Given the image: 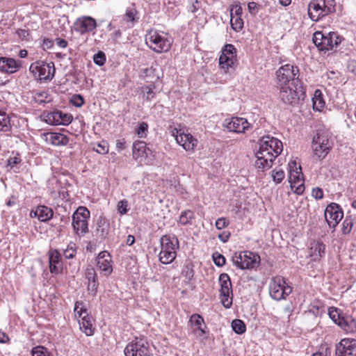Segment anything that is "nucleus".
<instances>
[{"label":"nucleus","mask_w":356,"mask_h":356,"mask_svg":"<svg viewBox=\"0 0 356 356\" xmlns=\"http://www.w3.org/2000/svg\"><path fill=\"white\" fill-rule=\"evenodd\" d=\"M29 70L40 80H51L54 76L55 67L52 62L38 61L32 63Z\"/></svg>","instance_id":"12"},{"label":"nucleus","mask_w":356,"mask_h":356,"mask_svg":"<svg viewBox=\"0 0 356 356\" xmlns=\"http://www.w3.org/2000/svg\"><path fill=\"white\" fill-rule=\"evenodd\" d=\"M201 7V2L198 0H191V6L189 7V10L192 13H195Z\"/></svg>","instance_id":"63"},{"label":"nucleus","mask_w":356,"mask_h":356,"mask_svg":"<svg viewBox=\"0 0 356 356\" xmlns=\"http://www.w3.org/2000/svg\"><path fill=\"white\" fill-rule=\"evenodd\" d=\"M86 278L88 280V282L97 281V274L94 268H87L86 272Z\"/></svg>","instance_id":"55"},{"label":"nucleus","mask_w":356,"mask_h":356,"mask_svg":"<svg viewBox=\"0 0 356 356\" xmlns=\"http://www.w3.org/2000/svg\"><path fill=\"white\" fill-rule=\"evenodd\" d=\"M219 283L221 303L229 309L232 305V287L229 276L227 273H222L219 277Z\"/></svg>","instance_id":"13"},{"label":"nucleus","mask_w":356,"mask_h":356,"mask_svg":"<svg viewBox=\"0 0 356 356\" xmlns=\"http://www.w3.org/2000/svg\"><path fill=\"white\" fill-rule=\"evenodd\" d=\"M110 230V223L104 216H100L97 220V234L104 238L108 234Z\"/></svg>","instance_id":"28"},{"label":"nucleus","mask_w":356,"mask_h":356,"mask_svg":"<svg viewBox=\"0 0 356 356\" xmlns=\"http://www.w3.org/2000/svg\"><path fill=\"white\" fill-rule=\"evenodd\" d=\"M325 250V245L319 241L314 242L312 243L309 256L312 257L314 261L319 260L324 254Z\"/></svg>","instance_id":"29"},{"label":"nucleus","mask_w":356,"mask_h":356,"mask_svg":"<svg viewBox=\"0 0 356 356\" xmlns=\"http://www.w3.org/2000/svg\"><path fill=\"white\" fill-rule=\"evenodd\" d=\"M230 24L232 29L236 31H241L243 27V21L240 16H230Z\"/></svg>","instance_id":"39"},{"label":"nucleus","mask_w":356,"mask_h":356,"mask_svg":"<svg viewBox=\"0 0 356 356\" xmlns=\"http://www.w3.org/2000/svg\"><path fill=\"white\" fill-rule=\"evenodd\" d=\"M110 261V255L107 252L103 251L98 254L97 258V266L106 274H110L112 272V266Z\"/></svg>","instance_id":"24"},{"label":"nucleus","mask_w":356,"mask_h":356,"mask_svg":"<svg viewBox=\"0 0 356 356\" xmlns=\"http://www.w3.org/2000/svg\"><path fill=\"white\" fill-rule=\"evenodd\" d=\"M232 261L239 269H252L259 265L260 257L252 252L245 251L238 254L234 253Z\"/></svg>","instance_id":"7"},{"label":"nucleus","mask_w":356,"mask_h":356,"mask_svg":"<svg viewBox=\"0 0 356 356\" xmlns=\"http://www.w3.org/2000/svg\"><path fill=\"white\" fill-rule=\"evenodd\" d=\"M96 26L95 19L91 17H79L75 22L76 31L81 33L90 32L96 28Z\"/></svg>","instance_id":"20"},{"label":"nucleus","mask_w":356,"mask_h":356,"mask_svg":"<svg viewBox=\"0 0 356 356\" xmlns=\"http://www.w3.org/2000/svg\"><path fill=\"white\" fill-rule=\"evenodd\" d=\"M272 178L276 184L280 183L284 178V172L281 169L275 168L272 171Z\"/></svg>","instance_id":"46"},{"label":"nucleus","mask_w":356,"mask_h":356,"mask_svg":"<svg viewBox=\"0 0 356 356\" xmlns=\"http://www.w3.org/2000/svg\"><path fill=\"white\" fill-rule=\"evenodd\" d=\"M93 149L99 154H105L108 152V145L107 143L102 142L101 143H98L96 147H94Z\"/></svg>","instance_id":"53"},{"label":"nucleus","mask_w":356,"mask_h":356,"mask_svg":"<svg viewBox=\"0 0 356 356\" xmlns=\"http://www.w3.org/2000/svg\"><path fill=\"white\" fill-rule=\"evenodd\" d=\"M71 104L76 107H81L84 104L83 98L80 95H74L70 99Z\"/></svg>","instance_id":"49"},{"label":"nucleus","mask_w":356,"mask_h":356,"mask_svg":"<svg viewBox=\"0 0 356 356\" xmlns=\"http://www.w3.org/2000/svg\"><path fill=\"white\" fill-rule=\"evenodd\" d=\"M148 130V125L146 122H141L136 129V133L139 138L146 136Z\"/></svg>","instance_id":"51"},{"label":"nucleus","mask_w":356,"mask_h":356,"mask_svg":"<svg viewBox=\"0 0 356 356\" xmlns=\"http://www.w3.org/2000/svg\"><path fill=\"white\" fill-rule=\"evenodd\" d=\"M337 325L348 333L356 332V320L351 316H342Z\"/></svg>","instance_id":"30"},{"label":"nucleus","mask_w":356,"mask_h":356,"mask_svg":"<svg viewBox=\"0 0 356 356\" xmlns=\"http://www.w3.org/2000/svg\"><path fill=\"white\" fill-rule=\"evenodd\" d=\"M20 65L12 58H0V71L8 74H13L18 70Z\"/></svg>","instance_id":"22"},{"label":"nucleus","mask_w":356,"mask_h":356,"mask_svg":"<svg viewBox=\"0 0 356 356\" xmlns=\"http://www.w3.org/2000/svg\"><path fill=\"white\" fill-rule=\"evenodd\" d=\"M142 91L144 93H146V99L151 100L155 96V92L153 90V88L149 86L142 87Z\"/></svg>","instance_id":"58"},{"label":"nucleus","mask_w":356,"mask_h":356,"mask_svg":"<svg viewBox=\"0 0 356 356\" xmlns=\"http://www.w3.org/2000/svg\"><path fill=\"white\" fill-rule=\"evenodd\" d=\"M335 356H356V340L343 339L336 346Z\"/></svg>","instance_id":"17"},{"label":"nucleus","mask_w":356,"mask_h":356,"mask_svg":"<svg viewBox=\"0 0 356 356\" xmlns=\"http://www.w3.org/2000/svg\"><path fill=\"white\" fill-rule=\"evenodd\" d=\"M236 60L232 57L226 56L221 54L219 58V65L225 70V72L229 71V67H232L235 63Z\"/></svg>","instance_id":"33"},{"label":"nucleus","mask_w":356,"mask_h":356,"mask_svg":"<svg viewBox=\"0 0 356 356\" xmlns=\"http://www.w3.org/2000/svg\"><path fill=\"white\" fill-rule=\"evenodd\" d=\"M16 33L22 40H27L29 35V31L24 29H17Z\"/></svg>","instance_id":"64"},{"label":"nucleus","mask_w":356,"mask_h":356,"mask_svg":"<svg viewBox=\"0 0 356 356\" xmlns=\"http://www.w3.org/2000/svg\"><path fill=\"white\" fill-rule=\"evenodd\" d=\"M48 254L49 270L51 273L58 274L61 268L60 254L56 250H50Z\"/></svg>","instance_id":"23"},{"label":"nucleus","mask_w":356,"mask_h":356,"mask_svg":"<svg viewBox=\"0 0 356 356\" xmlns=\"http://www.w3.org/2000/svg\"><path fill=\"white\" fill-rule=\"evenodd\" d=\"M329 316L337 324L340 319H342V317L340 316L339 310L337 308H330L329 309Z\"/></svg>","instance_id":"54"},{"label":"nucleus","mask_w":356,"mask_h":356,"mask_svg":"<svg viewBox=\"0 0 356 356\" xmlns=\"http://www.w3.org/2000/svg\"><path fill=\"white\" fill-rule=\"evenodd\" d=\"M312 195L316 200H321L323 197V191L321 188L316 187L313 188Z\"/></svg>","instance_id":"62"},{"label":"nucleus","mask_w":356,"mask_h":356,"mask_svg":"<svg viewBox=\"0 0 356 356\" xmlns=\"http://www.w3.org/2000/svg\"><path fill=\"white\" fill-rule=\"evenodd\" d=\"M63 112L56 111L50 112L45 115V122L49 124L57 125L61 124Z\"/></svg>","instance_id":"32"},{"label":"nucleus","mask_w":356,"mask_h":356,"mask_svg":"<svg viewBox=\"0 0 356 356\" xmlns=\"http://www.w3.org/2000/svg\"><path fill=\"white\" fill-rule=\"evenodd\" d=\"M74 315L76 318L81 317L88 314V311L81 301H76L74 305Z\"/></svg>","instance_id":"40"},{"label":"nucleus","mask_w":356,"mask_h":356,"mask_svg":"<svg viewBox=\"0 0 356 356\" xmlns=\"http://www.w3.org/2000/svg\"><path fill=\"white\" fill-rule=\"evenodd\" d=\"M213 262L214 264L217 266H223L225 264V258L223 255H222L221 254L218 253V252H215L213 254Z\"/></svg>","instance_id":"48"},{"label":"nucleus","mask_w":356,"mask_h":356,"mask_svg":"<svg viewBox=\"0 0 356 356\" xmlns=\"http://www.w3.org/2000/svg\"><path fill=\"white\" fill-rule=\"evenodd\" d=\"M44 136L47 143L56 146L65 145L69 141L65 135L60 133H47Z\"/></svg>","instance_id":"26"},{"label":"nucleus","mask_w":356,"mask_h":356,"mask_svg":"<svg viewBox=\"0 0 356 356\" xmlns=\"http://www.w3.org/2000/svg\"><path fill=\"white\" fill-rule=\"evenodd\" d=\"M243 10L239 4L232 5L230 8V16L241 17Z\"/></svg>","instance_id":"56"},{"label":"nucleus","mask_w":356,"mask_h":356,"mask_svg":"<svg viewBox=\"0 0 356 356\" xmlns=\"http://www.w3.org/2000/svg\"><path fill=\"white\" fill-rule=\"evenodd\" d=\"M159 260L165 264H171L176 258L179 241L175 235H164L161 238Z\"/></svg>","instance_id":"1"},{"label":"nucleus","mask_w":356,"mask_h":356,"mask_svg":"<svg viewBox=\"0 0 356 356\" xmlns=\"http://www.w3.org/2000/svg\"><path fill=\"white\" fill-rule=\"evenodd\" d=\"M226 127L230 131L240 134L245 133L248 131L250 127V124L245 118H232V120L227 122Z\"/></svg>","instance_id":"19"},{"label":"nucleus","mask_w":356,"mask_h":356,"mask_svg":"<svg viewBox=\"0 0 356 356\" xmlns=\"http://www.w3.org/2000/svg\"><path fill=\"white\" fill-rule=\"evenodd\" d=\"M354 224V220L351 217H346L343 223H342V232L344 234H350L353 226Z\"/></svg>","instance_id":"43"},{"label":"nucleus","mask_w":356,"mask_h":356,"mask_svg":"<svg viewBox=\"0 0 356 356\" xmlns=\"http://www.w3.org/2000/svg\"><path fill=\"white\" fill-rule=\"evenodd\" d=\"M312 101L313 108L316 111H321L325 106V102L319 90L315 91L314 97L312 99Z\"/></svg>","instance_id":"36"},{"label":"nucleus","mask_w":356,"mask_h":356,"mask_svg":"<svg viewBox=\"0 0 356 356\" xmlns=\"http://www.w3.org/2000/svg\"><path fill=\"white\" fill-rule=\"evenodd\" d=\"M181 275L183 277H184L186 280V282H190L194 276V270L193 268V266L191 264H186L184 266L182 270H181Z\"/></svg>","instance_id":"41"},{"label":"nucleus","mask_w":356,"mask_h":356,"mask_svg":"<svg viewBox=\"0 0 356 356\" xmlns=\"http://www.w3.org/2000/svg\"><path fill=\"white\" fill-rule=\"evenodd\" d=\"M189 322L195 327L196 330H198L201 334L205 333L204 329L202 327V324H204V319L200 315L197 314H193L190 318Z\"/></svg>","instance_id":"34"},{"label":"nucleus","mask_w":356,"mask_h":356,"mask_svg":"<svg viewBox=\"0 0 356 356\" xmlns=\"http://www.w3.org/2000/svg\"><path fill=\"white\" fill-rule=\"evenodd\" d=\"M194 218V213L191 210H186L183 211L179 217V222L183 225H186L191 222V220Z\"/></svg>","instance_id":"38"},{"label":"nucleus","mask_w":356,"mask_h":356,"mask_svg":"<svg viewBox=\"0 0 356 356\" xmlns=\"http://www.w3.org/2000/svg\"><path fill=\"white\" fill-rule=\"evenodd\" d=\"M124 354L126 356H151L152 349L148 341L136 338L126 346Z\"/></svg>","instance_id":"11"},{"label":"nucleus","mask_w":356,"mask_h":356,"mask_svg":"<svg viewBox=\"0 0 356 356\" xmlns=\"http://www.w3.org/2000/svg\"><path fill=\"white\" fill-rule=\"evenodd\" d=\"M248 8L249 13L251 15H255L258 13L259 10L260 8V6L258 3H257L256 2L252 1V2L248 3Z\"/></svg>","instance_id":"57"},{"label":"nucleus","mask_w":356,"mask_h":356,"mask_svg":"<svg viewBox=\"0 0 356 356\" xmlns=\"http://www.w3.org/2000/svg\"><path fill=\"white\" fill-rule=\"evenodd\" d=\"M255 156L257 158L255 166L261 171L270 169L275 159V156L271 153H269L268 152L265 153L259 149L255 152Z\"/></svg>","instance_id":"18"},{"label":"nucleus","mask_w":356,"mask_h":356,"mask_svg":"<svg viewBox=\"0 0 356 356\" xmlns=\"http://www.w3.org/2000/svg\"><path fill=\"white\" fill-rule=\"evenodd\" d=\"M299 70L298 67L286 64L278 69L276 72L278 87L296 85L298 81Z\"/></svg>","instance_id":"4"},{"label":"nucleus","mask_w":356,"mask_h":356,"mask_svg":"<svg viewBox=\"0 0 356 356\" xmlns=\"http://www.w3.org/2000/svg\"><path fill=\"white\" fill-rule=\"evenodd\" d=\"M76 252V244L74 243H70L67 248L64 250L63 254L66 259H72Z\"/></svg>","instance_id":"45"},{"label":"nucleus","mask_w":356,"mask_h":356,"mask_svg":"<svg viewBox=\"0 0 356 356\" xmlns=\"http://www.w3.org/2000/svg\"><path fill=\"white\" fill-rule=\"evenodd\" d=\"M229 225V221L225 218H220L216 221V227L218 229L225 228Z\"/></svg>","instance_id":"59"},{"label":"nucleus","mask_w":356,"mask_h":356,"mask_svg":"<svg viewBox=\"0 0 356 356\" xmlns=\"http://www.w3.org/2000/svg\"><path fill=\"white\" fill-rule=\"evenodd\" d=\"M94 63L99 66H102L106 61V56L104 52L99 51L97 54H95L93 57Z\"/></svg>","instance_id":"50"},{"label":"nucleus","mask_w":356,"mask_h":356,"mask_svg":"<svg viewBox=\"0 0 356 356\" xmlns=\"http://www.w3.org/2000/svg\"><path fill=\"white\" fill-rule=\"evenodd\" d=\"M283 149L282 142L270 136H263L259 142V150L271 153L276 158Z\"/></svg>","instance_id":"14"},{"label":"nucleus","mask_w":356,"mask_h":356,"mask_svg":"<svg viewBox=\"0 0 356 356\" xmlns=\"http://www.w3.org/2000/svg\"><path fill=\"white\" fill-rule=\"evenodd\" d=\"M90 212L87 208L79 207L72 215V226L78 235H83L88 232V220Z\"/></svg>","instance_id":"10"},{"label":"nucleus","mask_w":356,"mask_h":356,"mask_svg":"<svg viewBox=\"0 0 356 356\" xmlns=\"http://www.w3.org/2000/svg\"><path fill=\"white\" fill-rule=\"evenodd\" d=\"M280 97L284 104L296 105L299 104L301 99H303L304 92L298 83L284 86L280 87Z\"/></svg>","instance_id":"5"},{"label":"nucleus","mask_w":356,"mask_h":356,"mask_svg":"<svg viewBox=\"0 0 356 356\" xmlns=\"http://www.w3.org/2000/svg\"><path fill=\"white\" fill-rule=\"evenodd\" d=\"M132 149L133 158L137 160L146 154V143L143 141L137 140L134 143Z\"/></svg>","instance_id":"31"},{"label":"nucleus","mask_w":356,"mask_h":356,"mask_svg":"<svg viewBox=\"0 0 356 356\" xmlns=\"http://www.w3.org/2000/svg\"><path fill=\"white\" fill-rule=\"evenodd\" d=\"M324 216L328 226L334 228L343 218V213L337 204L331 203L326 207Z\"/></svg>","instance_id":"16"},{"label":"nucleus","mask_w":356,"mask_h":356,"mask_svg":"<svg viewBox=\"0 0 356 356\" xmlns=\"http://www.w3.org/2000/svg\"><path fill=\"white\" fill-rule=\"evenodd\" d=\"M11 129L9 116L3 111H0V131H8Z\"/></svg>","instance_id":"35"},{"label":"nucleus","mask_w":356,"mask_h":356,"mask_svg":"<svg viewBox=\"0 0 356 356\" xmlns=\"http://www.w3.org/2000/svg\"><path fill=\"white\" fill-rule=\"evenodd\" d=\"M137 12L134 8H128L126 10L125 17L127 20L134 22Z\"/></svg>","instance_id":"60"},{"label":"nucleus","mask_w":356,"mask_h":356,"mask_svg":"<svg viewBox=\"0 0 356 356\" xmlns=\"http://www.w3.org/2000/svg\"><path fill=\"white\" fill-rule=\"evenodd\" d=\"M78 318L80 329L82 330L87 336L92 335L94 328L92 324V318L89 316L88 313Z\"/></svg>","instance_id":"27"},{"label":"nucleus","mask_w":356,"mask_h":356,"mask_svg":"<svg viewBox=\"0 0 356 356\" xmlns=\"http://www.w3.org/2000/svg\"><path fill=\"white\" fill-rule=\"evenodd\" d=\"M97 287H98L97 280L94 281V282H88V291L92 296H95L96 294V293L97 291Z\"/></svg>","instance_id":"61"},{"label":"nucleus","mask_w":356,"mask_h":356,"mask_svg":"<svg viewBox=\"0 0 356 356\" xmlns=\"http://www.w3.org/2000/svg\"><path fill=\"white\" fill-rule=\"evenodd\" d=\"M128 201L126 200H122L120 202H118L117 205V209L118 212L122 214H126L128 211Z\"/></svg>","instance_id":"52"},{"label":"nucleus","mask_w":356,"mask_h":356,"mask_svg":"<svg viewBox=\"0 0 356 356\" xmlns=\"http://www.w3.org/2000/svg\"><path fill=\"white\" fill-rule=\"evenodd\" d=\"M32 356H50L47 349L43 346H36L31 350Z\"/></svg>","instance_id":"47"},{"label":"nucleus","mask_w":356,"mask_h":356,"mask_svg":"<svg viewBox=\"0 0 356 356\" xmlns=\"http://www.w3.org/2000/svg\"><path fill=\"white\" fill-rule=\"evenodd\" d=\"M53 210L44 205L37 207L35 210H32L30 213L31 217H36L41 222L49 220L53 217Z\"/></svg>","instance_id":"21"},{"label":"nucleus","mask_w":356,"mask_h":356,"mask_svg":"<svg viewBox=\"0 0 356 356\" xmlns=\"http://www.w3.org/2000/svg\"><path fill=\"white\" fill-rule=\"evenodd\" d=\"M172 136L175 137L177 143L186 151H193L197 145V140L191 134L185 133L181 129L175 128Z\"/></svg>","instance_id":"15"},{"label":"nucleus","mask_w":356,"mask_h":356,"mask_svg":"<svg viewBox=\"0 0 356 356\" xmlns=\"http://www.w3.org/2000/svg\"><path fill=\"white\" fill-rule=\"evenodd\" d=\"M232 330L238 334L245 333L246 331V326L244 322L240 319H234L232 322Z\"/></svg>","instance_id":"37"},{"label":"nucleus","mask_w":356,"mask_h":356,"mask_svg":"<svg viewBox=\"0 0 356 356\" xmlns=\"http://www.w3.org/2000/svg\"><path fill=\"white\" fill-rule=\"evenodd\" d=\"M341 42V38L335 32H330L325 35L323 51L332 49Z\"/></svg>","instance_id":"25"},{"label":"nucleus","mask_w":356,"mask_h":356,"mask_svg":"<svg viewBox=\"0 0 356 356\" xmlns=\"http://www.w3.org/2000/svg\"><path fill=\"white\" fill-rule=\"evenodd\" d=\"M334 0H312L308 5V15L314 22L334 11Z\"/></svg>","instance_id":"2"},{"label":"nucleus","mask_w":356,"mask_h":356,"mask_svg":"<svg viewBox=\"0 0 356 356\" xmlns=\"http://www.w3.org/2000/svg\"><path fill=\"white\" fill-rule=\"evenodd\" d=\"M145 42L150 49L157 53L168 51L171 46L170 41L153 30L146 35Z\"/></svg>","instance_id":"8"},{"label":"nucleus","mask_w":356,"mask_h":356,"mask_svg":"<svg viewBox=\"0 0 356 356\" xmlns=\"http://www.w3.org/2000/svg\"><path fill=\"white\" fill-rule=\"evenodd\" d=\"M292 291V288L288 285L284 277L275 276L270 280L269 285L270 296L276 300L285 299Z\"/></svg>","instance_id":"6"},{"label":"nucleus","mask_w":356,"mask_h":356,"mask_svg":"<svg viewBox=\"0 0 356 356\" xmlns=\"http://www.w3.org/2000/svg\"><path fill=\"white\" fill-rule=\"evenodd\" d=\"M222 54L232 57L236 60V49L234 45L231 44H226L222 50Z\"/></svg>","instance_id":"42"},{"label":"nucleus","mask_w":356,"mask_h":356,"mask_svg":"<svg viewBox=\"0 0 356 356\" xmlns=\"http://www.w3.org/2000/svg\"><path fill=\"white\" fill-rule=\"evenodd\" d=\"M289 165V181L291 190L298 195H301L305 191L303 175L301 167H297L296 161H291Z\"/></svg>","instance_id":"9"},{"label":"nucleus","mask_w":356,"mask_h":356,"mask_svg":"<svg viewBox=\"0 0 356 356\" xmlns=\"http://www.w3.org/2000/svg\"><path fill=\"white\" fill-rule=\"evenodd\" d=\"M325 35L322 33V32L317 31L314 33L313 36V42L315 45L319 48L321 51H323V45L324 42Z\"/></svg>","instance_id":"44"},{"label":"nucleus","mask_w":356,"mask_h":356,"mask_svg":"<svg viewBox=\"0 0 356 356\" xmlns=\"http://www.w3.org/2000/svg\"><path fill=\"white\" fill-rule=\"evenodd\" d=\"M332 145V142L327 134L318 131L314 136L312 143L314 156L318 160L322 161L329 154Z\"/></svg>","instance_id":"3"}]
</instances>
